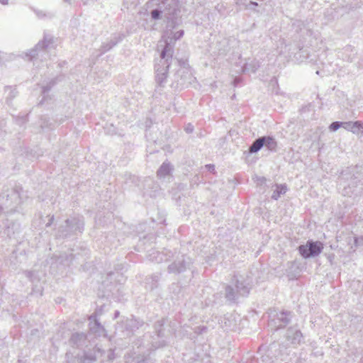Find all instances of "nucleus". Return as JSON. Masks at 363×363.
<instances>
[{
	"label": "nucleus",
	"instance_id": "45",
	"mask_svg": "<svg viewBox=\"0 0 363 363\" xmlns=\"http://www.w3.org/2000/svg\"><path fill=\"white\" fill-rule=\"evenodd\" d=\"M265 180H266V179L264 177L262 178V182L265 181Z\"/></svg>",
	"mask_w": 363,
	"mask_h": 363
},
{
	"label": "nucleus",
	"instance_id": "27",
	"mask_svg": "<svg viewBox=\"0 0 363 363\" xmlns=\"http://www.w3.org/2000/svg\"><path fill=\"white\" fill-rule=\"evenodd\" d=\"M164 320L163 319L156 321L154 324V328L157 338L161 339L164 337Z\"/></svg>",
	"mask_w": 363,
	"mask_h": 363
},
{
	"label": "nucleus",
	"instance_id": "43",
	"mask_svg": "<svg viewBox=\"0 0 363 363\" xmlns=\"http://www.w3.org/2000/svg\"><path fill=\"white\" fill-rule=\"evenodd\" d=\"M63 1H65V2H67L69 4H71V0H63Z\"/></svg>",
	"mask_w": 363,
	"mask_h": 363
},
{
	"label": "nucleus",
	"instance_id": "2",
	"mask_svg": "<svg viewBox=\"0 0 363 363\" xmlns=\"http://www.w3.org/2000/svg\"><path fill=\"white\" fill-rule=\"evenodd\" d=\"M251 289V281L247 277L240 274H234L230 284L225 286L224 297L230 303H235L240 297H246Z\"/></svg>",
	"mask_w": 363,
	"mask_h": 363
},
{
	"label": "nucleus",
	"instance_id": "3",
	"mask_svg": "<svg viewBox=\"0 0 363 363\" xmlns=\"http://www.w3.org/2000/svg\"><path fill=\"white\" fill-rule=\"evenodd\" d=\"M84 228V220L82 216H74L66 219L55 230V236L57 239H66L76 237L82 233Z\"/></svg>",
	"mask_w": 363,
	"mask_h": 363
},
{
	"label": "nucleus",
	"instance_id": "23",
	"mask_svg": "<svg viewBox=\"0 0 363 363\" xmlns=\"http://www.w3.org/2000/svg\"><path fill=\"white\" fill-rule=\"evenodd\" d=\"M260 67V63L257 60L246 62L242 67L243 72L255 73Z\"/></svg>",
	"mask_w": 363,
	"mask_h": 363
},
{
	"label": "nucleus",
	"instance_id": "4",
	"mask_svg": "<svg viewBox=\"0 0 363 363\" xmlns=\"http://www.w3.org/2000/svg\"><path fill=\"white\" fill-rule=\"evenodd\" d=\"M22 193V187L18 185L4 190L0 195V211L5 213L14 212L23 201Z\"/></svg>",
	"mask_w": 363,
	"mask_h": 363
},
{
	"label": "nucleus",
	"instance_id": "26",
	"mask_svg": "<svg viewBox=\"0 0 363 363\" xmlns=\"http://www.w3.org/2000/svg\"><path fill=\"white\" fill-rule=\"evenodd\" d=\"M164 254L163 252H160L157 250H153L152 252H150L148 255V257L150 260L152 262H155L157 263L162 262L163 261H167V258L164 259Z\"/></svg>",
	"mask_w": 363,
	"mask_h": 363
},
{
	"label": "nucleus",
	"instance_id": "18",
	"mask_svg": "<svg viewBox=\"0 0 363 363\" xmlns=\"http://www.w3.org/2000/svg\"><path fill=\"white\" fill-rule=\"evenodd\" d=\"M162 274L157 272L147 277L145 279V286L147 289L150 291L157 289L159 284V281L161 278Z\"/></svg>",
	"mask_w": 363,
	"mask_h": 363
},
{
	"label": "nucleus",
	"instance_id": "13",
	"mask_svg": "<svg viewBox=\"0 0 363 363\" xmlns=\"http://www.w3.org/2000/svg\"><path fill=\"white\" fill-rule=\"evenodd\" d=\"M124 38L125 35L123 33H113L107 42L103 43L101 45L99 56H101L106 52L109 51L118 43L121 42Z\"/></svg>",
	"mask_w": 363,
	"mask_h": 363
},
{
	"label": "nucleus",
	"instance_id": "25",
	"mask_svg": "<svg viewBox=\"0 0 363 363\" xmlns=\"http://www.w3.org/2000/svg\"><path fill=\"white\" fill-rule=\"evenodd\" d=\"M288 189L286 185L284 184H276V189L274 190L272 195V199L274 200H278L279 198L286 193Z\"/></svg>",
	"mask_w": 363,
	"mask_h": 363
},
{
	"label": "nucleus",
	"instance_id": "38",
	"mask_svg": "<svg viewBox=\"0 0 363 363\" xmlns=\"http://www.w3.org/2000/svg\"><path fill=\"white\" fill-rule=\"evenodd\" d=\"M53 220H54V216H52L50 220H49V222L46 224V227H49L52 225V222H53Z\"/></svg>",
	"mask_w": 363,
	"mask_h": 363
},
{
	"label": "nucleus",
	"instance_id": "32",
	"mask_svg": "<svg viewBox=\"0 0 363 363\" xmlns=\"http://www.w3.org/2000/svg\"><path fill=\"white\" fill-rule=\"evenodd\" d=\"M38 294L39 296L43 295V289L41 286L38 287L35 284H33L32 291L30 295Z\"/></svg>",
	"mask_w": 363,
	"mask_h": 363
},
{
	"label": "nucleus",
	"instance_id": "7",
	"mask_svg": "<svg viewBox=\"0 0 363 363\" xmlns=\"http://www.w3.org/2000/svg\"><path fill=\"white\" fill-rule=\"evenodd\" d=\"M293 318V313L289 311H272L269 314L268 326L274 330L284 328L288 325Z\"/></svg>",
	"mask_w": 363,
	"mask_h": 363
},
{
	"label": "nucleus",
	"instance_id": "1",
	"mask_svg": "<svg viewBox=\"0 0 363 363\" xmlns=\"http://www.w3.org/2000/svg\"><path fill=\"white\" fill-rule=\"evenodd\" d=\"M147 8H152L150 12L152 21L163 19L166 23V28L170 30V33L165 40V45L172 43L182 38L184 30H179L173 32L172 30L178 26L181 21L180 5L177 0H149L147 3Z\"/></svg>",
	"mask_w": 363,
	"mask_h": 363
},
{
	"label": "nucleus",
	"instance_id": "28",
	"mask_svg": "<svg viewBox=\"0 0 363 363\" xmlns=\"http://www.w3.org/2000/svg\"><path fill=\"white\" fill-rule=\"evenodd\" d=\"M23 274L32 284H36L40 281L39 275L36 271H24Z\"/></svg>",
	"mask_w": 363,
	"mask_h": 363
},
{
	"label": "nucleus",
	"instance_id": "39",
	"mask_svg": "<svg viewBox=\"0 0 363 363\" xmlns=\"http://www.w3.org/2000/svg\"><path fill=\"white\" fill-rule=\"evenodd\" d=\"M0 4L2 5H7L9 4V0H0Z\"/></svg>",
	"mask_w": 363,
	"mask_h": 363
},
{
	"label": "nucleus",
	"instance_id": "21",
	"mask_svg": "<svg viewBox=\"0 0 363 363\" xmlns=\"http://www.w3.org/2000/svg\"><path fill=\"white\" fill-rule=\"evenodd\" d=\"M172 169L173 167L172 164L169 162L165 161L162 164V165L158 169L157 172V176L159 178H164L165 177L170 174Z\"/></svg>",
	"mask_w": 363,
	"mask_h": 363
},
{
	"label": "nucleus",
	"instance_id": "10",
	"mask_svg": "<svg viewBox=\"0 0 363 363\" xmlns=\"http://www.w3.org/2000/svg\"><path fill=\"white\" fill-rule=\"evenodd\" d=\"M143 325V320L132 316L130 318H126L118 323L116 330L124 333V336L130 337Z\"/></svg>",
	"mask_w": 363,
	"mask_h": 363
},
{
	"label": "nucleus",
	"instance_id": "46",
	"mask_svg": "<svg viewBox=\"0 0 363 363\" xmlns=\"http://www.w3.org/2000/svg\"><path fill=\"white\" fill-rule=\"evenodd\" d=\"M262 362H264V357H262Z\"/></svg>",
	"mask_w": 363,
	"mask_h": 363
},
{
	"label": "nucleus",
	"instance_id": "24",
	"mask_svg": "<svg viewBox=\"0 0 363 363\" xmlns=\"http://www.w3.org/2000/svg\"><path fill=\"white\" fill-rule=\"evenodd\" d=\"M125 363H141V354L135 352L127 353L124 356Z\"/></svg>",
	"mask_w": 363,
	"mask_h": 363
},
{
	"label": "nucleus",
	"instance_id": "5",
	"mask_svg": "<svg viewBox=\"0 0 363 363\" xmlns=\"http://www.w3.org/2000/svg\"><path fill=\"white\" fill-rule=\"evenodd\" d=\"M173 53L174 49L169 43H167L164 46L160 53L159 62L155 66L156 73L155 81L160 86H163L167 79L169 67L172 63Z\"/></svg>",
	"mask_w": 363,
	"mask_h": 363
},
{
	"label": "nucleus",
	"instance_id": "44",
	"mask_svg": "<svg viewBox=\"0 0 363 363\" xmlns=\"http://www.w3.org/2000/svg\"><path fill=\"white\" fill-rule=\"evenodd\" d=\"M13 92H14V91H11V95H12L11 96H12V97H14V96H15V94H13Z\"/></svg>",
	"mask_w": 363,
	"mask_h": 363
},
{
	"label": "nucleus",
	"instance_id": "17",
	"mask_svg": "<svg viewBox=\"0 0 363 363\" xmlns=\"http://www.w3.org/2000/svg\"><path fill=\"white\" fill-rule=\"evenodd\" d=\"M286 338L293 345H300L303 342V334L299 330L289 328L286 332Z\"/></svg>",
	"mask_w": 363,
	"mask_h": 363
},
{
	"label": "nucleus",
	"instance_id": "22",
	"mask_svg": "<svg viewBox=\"0 0 363 363\" xmlns=\"http://www.w3.org/2000/svg\"><path fill=\"white\" fill-rule=\"evenodd\" d=\"M58 80V77L52 79L45 86H43L42 87V96L43 99L40 102V104H43V101L47 100V98L48 97V93L51 90V89L57 84Z\"/></svg>",
	"mask_w": 363,
	"mask_h": 363
},
{
	"label": "nucleus",
	"instance_id": "14",
	"mask_svg": "<svg viewBox=\"0 0 363 363\" xmlns=\"http://www.w3.org/2000/svg\"><path fill=\"white\" fill-rule=\"evenodd\" d=\"M88 342L89 335L83 332L74 333L69 338V344L77 348H82L86 346Z\"/></svg>",
	"mask_w": 363,
	"mask_h": 363
},
{
	"label": "nucleus",
	"instance_id": "9",
	"mask_svg": "<svg viewBox=\"0 0 363 363\" xmlns=\"http://www.w3.org/2000/svg\"><path fill=\"white\" fill-rule=\"evenodd\" d=\"M264 147L269 151L275 152L277 151V142L273 136H262L252 142L248 150L250 153H257Z\"/></svg>",
	"mask_w": 363,
	"mask_h": 363
},
{
	"label": "nucleus",
	"instance_id": "41",
	"mask_svg": "<svg viewBox=\"0 0 363 363\" xmlns=\"http://www.w3.org/2000/svg\"><path fill=\"white\" fill-rule=\"evenodd\" d=\"M289 264L291 265V267L293 268L294 265H296V262H289L288 263Z\"/></svg>",
	"mask_w": 363,
	"mask_h": 363
},
{
	"label": "nucleus",
	"instance_id": "37",
	"mask_svg": "<svg viewBox=\"0 0 363 363\" xmlns=\"http://www.w3.org/2000/svg\"><path fill=\"white\" fill-rule=\"evenodd\" d=\"M241 82V79L239 77H235L233 79V84L235 86H238V84Z\"/></svg>",
	"mask_w": 363,
	"mask_h": 363
},
{
	"label": "nucleus",
	"instance_id": "31",
	"mask_svg": "<svg viewBox=\"0 0 363 363\" xmlns=\"http://www.w3.org/2000/svg\"><path fill=\"white\" fill-rule=\"evenodd\" d=\"M343 125H344V122H340V121H335V122H333L330 125H329V130L330 131H336L340 127H342L343 128Z\"/></svg>",
	"mask_w": 363,
	"mask_h": 363
},
{
	"label": "nucleus",
	"instance_id": "33",
	"mask_svg": "<svg viewBox=\"0 0 363 363\" xmlns=\"http://www.w3.org/2000/svg\"><path fill=\"white\" fill-rule=\"evenodd\" d=\"M141 363H154V359L150 354H141Z\"/></svg>",
	"mask_w": 363,
	"mask_h": 363
},
{
	"label": "nucleus",
	"instance_id": "40",
	"mask_svg": "<svg viewBox=\"0 0 363 363\" xmlns=\"http://www.w3.org/2000/svg\"><path fill=\"white\" fill-rule=\"evenodd\" d=\"M120 315V312L118 311H116L114 313V319L117 318Z\"/></svg>",
	"mask_w": 363,
	"mask_h": 363
},
{
	"label": "nucleus",
	"instance_id": "34",
	"mask_svg": "<svg viewBox=\"0 0 363 363\" xmlns=\"http://www.w3.org/2000/svg\"><path fill=\"white\" fill-rule=\"evenodd\" d=\"M194 130V125L191 124V123H188L185 128H184V130L186 131V133H193Z\"/></svg>",
	"mask_w": 363,
	"mask_h": 363
},
{
	"label": "nucleus",
	"instance_id": "20",
	"mask_svg": "<svg viewBox=\"0 0 363 363\" xmlns=\"http://www.w3.org/2000/svg\"><path fill=\"white\" fill-rule=\"evenodd\" d=\"M343 128L354 134L361 133L363 135V123L359 121L344 122Z\"/></svg>",
	"mask_w": 363,
	"mask_h": 363
},
{
	"label": "nucleus",
	"instance_id": "11",
	"mask_svg": "<svg viewBox=\"0 0 363 363\" xmlns=\"http://www.w3.org/2000/svg\"><path fill=\"white\" fill-rule=\"evenodd\" d=\"M52 43V38L50 35H45L43 40L42 41L38 42V43L35 46L34 48L30 50L28 52H26V56L28 57L29 60H32L36 56L39 55V52L43 51L46 48H48L50 44Z\"/></svg>",
	"mask_w": 363,
	"mask_h": 363
},
{
	"label": "nucleus",
	"instance_id": "19",
	"mask_svg": "<svg viewBox=\"0 0 363 363\" xmlns=\"http://www.w3.org/2000/svg\"><path fill=\"white\" fill-rule=\"evenodd\" d=\"M20 224L12 220H6L4 223V234L8 237L11 238L16 233H18L20 231Z\"/></svg>",
	"mask_w": 363,
	"mask_h": 363
},
{
	"label": "nucleus",
	"instance_id": "12",
	"mask_svg": "<svg viewBox=\"0 0 363 363\" xmlns=\"http://www.w3.org/2000/svg\"><path fill=\"white\" fill-rule=\"evenodd\" d=\"M97 312L94 313L89 317V335H94L96 337L105 335V328L96 318Z\"/></svg>",
	"mask_w": 363,
	"mask_h": 363
},
{
	"label": "nucleus",
	"instance_id": "16",
	"mask_svg": "<svg viewBox=\"0 0 363 363\" xmlns=\"http://www.w3.org/2000/svg\"><path fill=\"white\" fill-rule=\"evenodd\" d=\"M230 41L231 40L227 38H220L215 45V50L218 55H225L230 50Z\"/></svg>",
	"mask_w": 363,
	"mask_h": 363
},
{
	"label": "nucleus",
	"instance_id": "6",
	"mask_svg": "<svg viewBox=\"0 0 363 363\" xmlns=\"http://www.w3.org/2000/svg\"><path fill=\"white\" fill-rule=\"evenodd\" d=\"M173 261L167 267V272L179 275L187 270H191L193 266L192 259L184 254L173 255Z\"/></svg>",
	"mask_w": 363,
	"mask_h": 363
},
{
	"label": "nucleus",
	"instance_id": "42",
	"mask_svg": "<svg viewBox=\"0 0 363 363\" xmlns=\"http://www.w3.org/2000/svg\"><path fill=\"white\" fill-rule=\"evenodd\" d=\"M97 312V315H100L101 314V309H99V310H96L94 313Z\"/></svg>",
	"mask_w": 363,
	"mask_h": 363
},
{
	"label": "nucleus",
	"instance_id": "36",
	"mask_svg": "<svg viewBox=\"0 0 363 363\" xmlns=\"http://www.w3.org/2000/svg\"><path fill=\"white\" fill-rule=\"evenodd\" d=\"M207 330V328L206 326H200L196 328V333L199 334H201L203 333H206Z\"/></svg>",
	"mask_w": 363,
	"mask_h": 363
},
{
	"label": "nucleus",
	"instance_id": "15",
	"mask_svg": "<svg viewBox=\"0 0 363 363\" xmlns=\"http://www.w3.org/2000/svg\"><path fill=\"white\" fill-rule=\"evenodd\" d=\"M265 0H238L236 4L240 8L250 10L256 13H259V7L262 6L259 2H263Z\"/></svg>",
	"mask_w": 363,
	"mask_h": 363
},
{
	"label": "nucleus",
	"instance_id": "35",
	"mask_svg": "<svg viewBox=\"0 0 363 363\" xmlns=\"http://www.w3.org/2000/svg\"><path fill=\"white\" fill-rule=\"evenodd\" d=\"M205 168L210 172L215 174L216 169H215V165L212 164H208L205 165Z\"/></svg>",
	"mask_w": 363,
	"mask_h": 363
},
{
	"label": "nucleus",
	"instance_id": "8",
	"mask_svg": "<svg viewBox=\"0 0 363 363\" xmlns=\"http://www.w3.org/2000/svg\"><path fill=\"white\" fill-rule=\"evenodd\" d=\"M301 256L309 259L318 256L323 250V243L320 241L308 240L305 245H301L297 248Z\"/></svg>",
	"mask_w": 363,
	"mask_h": 363
},
{
	"label": "nucleus",
	"instance_id": "30",
	"mask_svg": "<svg viewBox=\"0 0 363 363\" xmlns=\"http://www.w3.org/2000/svg\"><path fill=\"white\" fill-rule=\"evenodd\" d=\"M62 262L65 265H69L70 263L73 261L74 259V255L73 254H65L64 255L61 256Z\"/></svg>",
	"mask_w": 363,
	"mask_h": 363
},
{
	"label": "nucleus",
	"instance_id": "29",
	"mask_svg": "<svg viewBox=\"0 0 363 363\" xmlns=\"http://www.w3.org/2000/svg\"><path fill=\"white\" fill-rule=\"evenodd\" d=\"M152 340L150 342V347L149 348L150 350H155L157 348L164 347L167 345V342L164 340L161 339L158 341L155 340V337H152Z\"/></svg>",
	"mask_w": 363,
	"mask_h": 363
}]
</instances>
